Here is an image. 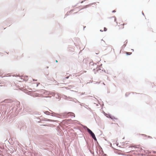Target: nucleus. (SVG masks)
<instances>
[{
  "mask_svg": "<svg viewBox=\"0 0 156 156\" xmlns=\"http://www.w3.org/2000/svg\"><path fill=\"white\" fill-rule=\"evenodd\" d=\"M4 101L5 103H10L8 105L11 106L8 111L6 116H9L11 115V116H15L19 112L18 109L20 106V102L17 101H12L10 100H5Z\"/></svg>",
  "mask_w": 156,
  "mask_h": 156,
  "instance_id": "f257e3e1",
  "label": "nucleus"
},
{
  "mask_svg": "<svg viewBox=\"0 0 156 156\" xmlns=\"http://www.w3.org/2000/svg\"><path fill=\"white\" fill-rule=\"evenodd\" d=\"M83 127L85 129H87L90 135L94 139L95 141H97V140L95 137V135L93 132L86 126H83Z\"/></svg>",
  "mask_w": 156,
  "mask_h": 156,
  "instance_id": "f03ea898",
  "label": "nucleus"
},
{
  "mask_svg": "<svg viewBox=\"0 0 156 156\" xmlns=\"http://www.w3.org/2000/svg\"><path fill=\"white\" fill-rule=\"evenodd\" d=\"M83 127L85 129H87L90 135L94 139L95 141H97V140L95 137V135L93 132L86 126H83Z\"/></svg>",
  "mask_w": 156,
  "mask_h": 156,
  "instance_id": "7ed1b4c3",
  "label": "nucleus"
},
{
  "mask_svg": "<svg viewBox=\"0 0 156 156\" xmlns=\"http://www.w3.org/2000/svg\"><path fill=\"white\" fill-rule=\"evenodd\" d=\"M44 113L47 115H51V114L54 115L55 114V113L53 112L52 113H50L49 112L47 111L44 112Z\"/></svg>",
  "mask_w": 156,
  "mask_h": 156,
  "instance_id": "20e7f679",
  "label": "nucleus"
},
{
  "mask_svg": "<svg viewBox=\"0 0 156 156\" xmlns=\"http://www.w3.org/2000/svg\"><path fill=\"white\" fill-rule=\"evenodd\" d=\"M127 43V41L126 40L124 42V44L122 46V48H124L126 46V44Z\"/></svg>",
  "mask_w": 156,
  "mask_h": 156,
  "instance_id": "39448f33",
  "label": "nucleus"
},
{
  "mask_svg": "<svg viewBox=\"0 0 156 156\" xmlns=\"http://www.w3.org/2000/svg\"><path fill=\"white\" fill-rule=\"evenodd\" d=\"M68 114H69V115H70L71 116H73V117H75V115L74 113H72V112H69L68 113Z\"/></svg>",
  "mask_w": 156,
  "mask_h": 156,
  "instance_id": "423d86ee",
  "label": "nucleus"
},
{
  "mask_svg": "<svg viewBox=\"0 0 156 156\" xmlns=\"http://www.w3.org/2000/svg\"><path fill=\"white\" fill-rule=\"evenodd\" d=\"M73 98L74 99L71 100V101H73L76 103L78 102V103H80V102L79 101L76 99L75 98Z\"/></svg>",
  "mask_w": 156,
  "mask_h": 156,
  "instance_id": "0eeeda50",
  "label": "nucleus"
},
{
  "mask_svg": "<svg viewBox=\"0 0 156 156\" xmlns=\"http://www.w3.org/2000/svg\"><path fill=\"white\" fill-rule=\"evenodd\" d=\"M62 98L64 99L68 100V97L66 95H63L62 96Z\"/></svg>",
  "mask_w": 156,
  "mask_h": 156,
  "instance_id": "6e6552de",
  "label": "nucleus"
},
{
  "mask_svg": "<svg viewBox=\"0 0 156 156\" xmlns=\"http://www.w3.org/2000/svg\"><path fill=\"white\" fill-rule=\"evenodd\" d=\"M109 117L111 119L113 120V119H115V118L114 116H112L110 115H109V117Z\"/></svg>",
  "mask_w": 156,
  "mask_h": 156,
  "instance_id": "1a4fd4ad",
  "label": "nucleus"
},
{
  "mask_svg": "<svg viewBox=\"0 0 156 156\" xmlns=\"http://www.w3.org/2000/svg\"><path fill=\"white\" fill-rule=\"evenodd\" d=\"M100 66H99V67H97V72L98 73V72H99V71L100 70H101V69L100 68Z\"/></svg>",
  "mask_w": 156,
  "mask_h": 156,
  "instance_id": "9d476101",
  "label": "nucleus"
},
{
  "mask_svg": "<svg viewBox=\"0 0 156 156\" xmlns=\"http://www.w3.org/2000/svg\"><path fill=\"white\" fill-rule=\"evenodd\" d=\"M42 93L45 94H47L48 92L47 91H45V90H42Z\"/></svg>",
  "mask_w": 156,
  "mask_h": 156,
  "instance_id": "9b49d317",
  "label": "nucleus"
},
{
  "mask_svg": "<svg viewBox=\"0 0 156 156\" xmlns=\"http://www.w3.org/2000/svg\"><path fill=\"white\" fill-rule=\"evenodd\" d=\"M83 106L85 108H87L88 109H90V108H87V107H88V106L87 105H86L85 104H84V105H83Z\"/></svg>",
  "mask_w": 156,
  "mask_h": 156,
  "instance_id": "f8f14e48",
  "label": "nucleus"
},
{
  "mask_svg": "<svg viewBox=\"0 0 156 156\" xmlns=\"http://www.w3.org/2000/svg\"><path fill=\"white\" fill-rule=\"evenodd\" d=\"M96 65V64L95 63H94L93 62H90V65L93 66V65Z\"/></svg>",
  "mask_w": 156,
  "mask_h": 156,
  "instance_id": "ddd939ff",
  "label": "nucleus"
},
{
  "mask_svg": "<svg viewBox=\"0 0 156 156\" xmlns=\"http://www.w3.org/2000/svg\"><path fill=\"white\" fill-rule=\"evenodd\" d=\"M68 100L70 99L71 101V100H74V99L73 98L70 97H68Z\"/></svg>",
  "mask_w": 156,
  "mask_h": 156,
  "instance_id": "4468645a",
  "label": "nucleus"
},
{
  "mask_svg": "<svg viewBox=\"0 0 156 156\" xmlns=\"http://www.w3.org/2000/svg\"><path fill=\"white\" fill-rule=\"evenodd\" d=\"M110 18H113L114 19V21L116 22V18H115V16H113V17H111Z\"/></svg>",
  "mask_w": 156,
  "mask_h": 156,
  "instance_id": "2eb2a0df",
  "label": "nucleus"
},
{
  "mask_svg": "<svg viewBox=\"0 0 156 156\" xmlns=\"http://www.w3.org/2000/svg\"><path fill=\"white\" fill-rule=\"evenodd\" d=\"M132 54L131 52H126V54L127 55H129Z\"/></svg>",
  "mask_w": 156,
  "mask_h": 156,
  "instance_id": "dca6fc26",
  "label": "nucleus"
},
{
  "mask_svg": "<svg viewBox=\"0 0 156 156\" xmlns=\"http://www.w3.org/2000/svg\"><path fill=\"white\" fill-rule=\"evenodd\" d=\"M44 121H52V120L49 119H45V120Z\"/></svg>",
  "mask_w": 156,
  "mask_h": 156,
  "instance_id": "f3484780",
  "label": "nucleus"
},
{
  "mask_svg": "<svg viewBox=\"0 0 156 156\" xmlns=\"http://www.w3.org/2000/svg\"><path fill=\"white\" fill-rule=\"evenodd\" d=\"M107 29L106 27H104V31H107Z\"/></svg>",
  "mask_w": 156,
  "mask_h": 156,
  "instance_id": "a211bd4d",
  "label": "nucleus"
},
{
  "mask_svg": "<svg viewBox=\"0 0 156 156\" xmlns=\"http://www.w3.org/2000/svg\"><path fill=\"white\" fill-rule=\"evenodd\" d=\"M101 41H103V43H102V44H103V43H105V41H104L103 39H102L101 40Z\"/></svg>",
  "mask_w": 156,
  "mask_h": 156,
  "instance_id": "6ab92c4d",
  "label": "nucleus"
},
{
  "mask_svg": "<svg viewBox=\"0 0 156 156\" xmlns=\"http://www.w3.org/2000/svg\"><path fill=\"white\" fill-rule=\"evenodd\" d=\"M125 96H126V97H128V94L127 95V93H126V94H125Z\"/></svg>",
  "mask_w": 156,
  "mask_h": 156,
  "instance_id": "aec40b11",
  "label": "nucleus"
},
{
  "mask_svg": "<svg viewBox=\"0 0 156 156\" xmlns=\"http://www.w3.org/2000/svg\"><path fill=\"white\" fill-rule=\"evenodd\" d=\"M13 76H18V75H13Z\"/></svg>",
  "mask_w": 156,
  "mask_h": 156,
  "instance_id": "412c9836",
  "label": "nucleus"
},
{
  "mask_svg": "<svg viewBox=\"0 0 156 156\" xmlns=\"http://www.w3.org/2000/svg\"><path fill=\"white\" fill-rule=\"evenodd\" d=\"M69 77V76H67L65 77V79H68Z\"/></svg>",
  "mask_w": 156,
  "mask_h": 156,
  "instance_id": "4be33fe9",
  "label": "nucleus"
},
{
  "mask_svg": "<svg viewBox=\"0 0 156 156\" xmlns=\"http://www.w3.org/2000/svg\"><path fill=\"white\" fill-rule=\"evenodd\" d=\"M71 91L72 92H77V91H74V90H71Z\"/></svg>",
  "mask_w": 156,
  "mask_h": 156,
  "instance_id": "5701e85b",
  "label": "nucleus"
},
{
  "mask_svg": "<svg viewBox=\"0 0 156 156\" xmlns=\"http://www.w3.org/2000/svg\"><path fill=\"white\" fill-rule=\"evenodd\" d=\"M20 79L22 80H20V81H22V80H24L22 78H20Z\"/></svg>",
  "mask_w": 156,
  "mask_h": 156,
  "instance_id": "b1692460",
  "label": "nucleus"
},
{
  "mask_svg": "<svg viewBox=\"0 0 156 156\" xmlns=\"http://www.w3.org/2000/svg\"><path fill=\"white\" fill-rule=\"evenodd\" d=\"M84 93H84H84L82 92V93H81V95H83V94H84Z\"/></svg>",
  "mask_w": 156,
  "mask_h": 156,
  "instance_id": "393cba45",
  "label": "nucleus"
},
{
  "mask_svg": "<svg viewBox=\"0 0 156 156\" xmlns=\"http://www.w3.org/2000/svg\"><path fill=\"white\" fill-rule=\"evenodd\" d=\"M3 113V115H4L5 114V113H6V112H3L2 113Z\"/></svg>",
  "mask_w": 156,
  "mask_h": 156,
  "instance_id": "a878e982",
  "label": "nucleus"
},
{
  "mask_svg": "<svg viewBox=\"0 0 156 156\" xmlns=\"http://www.w3.org/2000/svg\"><path fill=\"white\" fill-rule=\"evenodd\" d=\"M116 12V11H115V10H113V11H112V12Z\"/></svg>",
  "mask_w": 156,
  "mask_h": 156,
  "instance_id": "bb28decb",
  "label": "nucleus"
},
{
  "mask_svg": "<svg viewBox=\"0 0 156 156\" xmlns=\"http://www.w3.org/2000/svg\"><path fill=\"white\" fill-rule=\"evenodd\" d=\"M148 137L149 138H152L150 136H148Z\"/></svg>",
  "mask_w": 156,
  "mask_h": 156,
  "instance_id": "cd10ccee",
  "label": "nucleus"
},
{
  "mask_svg": "<svg viewBox=\"0 0 156 156\" xmlns=\"http://www.w3.org/2000/svg\"><path fill=\"white\" fill-rule=\"evenodd\" d=\"M103 156H107L106 154H104Z\"/></svg>",
  "mask_w": 156,
  "mask_h": 156,
  "instance_id": "c85d7f7f",
  "label": "nucleus"
},
{
  "mask_svg": "<svg viewBox=\"0 0 156 156\" xmlns=\"http://www.w3.org/2000/svg\"><path fill=\"white\" fill-rule=\"evenodd\" d=\"M40 84V83H38L37 85V87L38 85Z\"/></svg>",
  "mask_w": 156,
  "mask_h": 156,
  "instance_id": "c756f323",
  "label": "nucleus"
},
{
  "mask_svg": "<svg viewBox=\"0 0 156 156\" xmlns=\"http://www.w3.org/2000/svg\"><path fill=\"white\" fill-rule=\"evenodd\" d=\"M142 135H143V136H146V135H144V134H142Z\"/></svg>",
  "mask_w": 156,
  "mask_h": 156,
  "instance_id": "7c9ffc66",
  "label": "nucleus"
},
{
  "mask_svg": "<svg viewBox=\"0 0 156 156\" xmlns=\"http://www.w3.org/2000/svg\"><path fill=\"white\" fill-rule=\"evenodd\" d=\"M133 147H134L135 148H138V147H135V146H133Z\"/></svg>",
  "mask_w": 156,
  "mask_h": 156,
  "instance_id": "2f4dec72",
  "label": "nucleus"
},
{
  "mask_svg": "<svg viewBox=\"0 0 156 156\" xmlns=\"http://www.w3.org/2000/svg\"><path fill=\"white\" fill-rule=\"evenodd\" d=\"M153 153H156V152L155 151H153Z\"/></svg>",
  "mask_w": 156,
  "mask_h": 156,
  "instance_id": "473e14b6",
  "label": "nucleus"
},
{
  "mask_svg": "<svg viewBox=\"0 0 156 156\" xmlns=\"http://www.w3.org/2000/svg\"><path fill=\"white\" fill-rule=\"evenodd\" d=\"M142 15H143L144 16V13H143V12H142Z\"/></svg>",
  "mask_w": 156,
  "mask_h": 156,
  "instance_id": "72a5a7b5",
  "label": "nucleus"
},
{
  "mask_svg": "<svg viewBox=\"0 0 156 156\" xmlns=\"http://www.w3.org/2000/svg\"><path fill=\"white\" fill-rule=\"evenodd\" d=\"M33 80L34 81H37V80H35L33 79Z\"/></svg>",
  "mask_w": 156,
  "mask_h": 156,
  "instance_id": "f704fd0d",
  "label": "nucleus"
},
{
  "mask_svg": "<svg viewBox=\"0 0 156 156\" xmlns=\"http://www.w3.org/2000/svg\"><path fill=\"white\" fill-rule=\"evenodd\" d=\"M82 104H83V103H82V104H81V103H80V105H81V106H82Z\"/></svg>",
  "mask_w": 156,
  "mask_h": 156,
  "instance_id": "c9c22d12",
  "label": "nucleus"
},
{
  "mask_svg": "<svg viewBox=\"0 0 156 156\" xmlns=\"http://www.w3.org/2000/svg\"><path fill=\"white\" fill-rule=\"evenodd\" d=\"M92 96H89L88 97H92Z\"/></svg>",
  "mask_w": 156,
  "mask_h": 156,
  "instance_id": "e433bc0d",
  "label": "nucleus"
},
{
  "mask_svg": "<svg viewBox=\"0 0 156 156\" xmlns=\"http://www.w3.org/2000/svg\"><path fill=\"white\" fill-rule=\"evenodd\" d=\"M86 27V26L84 27H83V30H84V28Z\"/></svg>",
  "mask_w": 156,
  "mask_h": 156,
  "instance_id": "4c0bfd02",
  "label": "nucleus"
},
{
  "mask_svg": "<svg viewBox=\"0 0 156 156\" xmlns=\"http://www.w3.org/2000/svg\"><path fill=\"white\" fill-rule=\"evenodd\" d=\"M100 31H101V32H102V31H103V30H100Z\"/></svg>",
  "mask_w": 156,
  "mask_h": 156,
  "instance_id": "58836bf2",
  "label": "nucleus"
},
{
  "mask_svg": "<svg viewBox=\"0 0 156 156\" xmlns=\"http://www.w3.org/2000/svg\"><path fill=\"white\" fill-rule=\"evenodd\" d=\"M131 50L132 51H134V50L133 49H132Z\"/></svg>",
  "mask_w": 156,
  "mask_h": 156,
  "instance_id": "ea45409f",
  "label": "nucleus"
},
{
  "mask_svg": "<svg viewBox=\"0 0 156 156\" xmlns=\"http://www.w3.org/2000/svg\"><path fill=\"white\" fill-rule=\"evenodd\" d=\"M55 62H58V61L57 60H56L55 61Z\"/></svg>",
  "mask_w": 156,
  "mask_h": 156,
  "instance_id": "a19ab883",
  "label": "nucleus"
},
{
  "mask_svg": "<svg viewBox=\"0 0 156 156\" xmlns=\"http://www.w3.org/2000/svg\"><path fill=\"white\" fill-rule=\"evenodd\" d=\"M103 83L104 85H105V84L104 83Z\"/></svg>",
  "mask_w": 156,
  "mask_h": 156,
  "instance_id": "79ce46f5",
  "label": "nucleus"
},
{
  "mask_svg": "<svg viewBox=\"0 0 156 156\" xmlns=\"http://www.w3.org/2000/svg\"><path fill=\"white\" fill-rule=\"evenodd\" d=\"M95 69H93V71H95Z\"/></svg>",
  "mask_w": 156,
  "mask_h": 156,
  "instance_id": "37998d69",
  "label": "nucleus"
},
{
  "mask_svg": "<svg viewBox=\"0 0 156 156\" xmlns=\"http://www.w3.org/2000/svg\"><path fill=\"white\" fill-rule=\"evenodd\" d=\"M104 72H105V73H106V71L105 70H104Z\"/></svg>",
  "mask_w": 156,
  "mask_h": 156,
  "instance_id": "c03bdc74",
  "label": "nucleus"
},
{
  "mask_svg": "<svg viewBox=\"0 0 156 156\" xmlns=\"http://www.w3.org/2000/svg\"><path fill=\"white\" fill-rule=\"evenodd\" d=\"M96 72H94V73L96 74Z\"/></svg>",
  "mask_w": 156,
  "mask_h": 156,
  "instance_id": "a18cd8bd",
  "label": "nucleus"
},
{
  "mask_svg": "<svg viewBox=\"0 0 156 156\" xmlns=\"http://www.w3.org/2000/svg\"><path fill=\"white\" fill-rule=\"evenodd\" d=\"M83 2V1H82L81 3H82Z\"/></svg>",
  "mask_w": 156,
  "mask_h": 156,
  "instance_id": "49530a36",
  "label": "nucleus"
},
{
  "mask_svg": "<svg viewBox=\"0 0 156 156\" xmlns=\"http://www.w3.org/2000/svg\"><path fill=\"white\" fill-rule=\"evenodd\" d=\"M47 67V68H48V66L47 67Z\"/></svg>",
  "mask_w": 156,
  "mask_h": 156,
  "instance_id": "de8ad7c7",
  "label": "nucleus"
},
{
  "mask_svg": "<svg viewBox=\"0 0 156 156\" xmlns=\"http://www.w3.org/2000/svg\"><path fill=\"white\" fill-rule=\"evenodd\" d=\"M95 98V99H96V98Z\"/></svg>",
  "mask_w": 156,
  "mask_h": 156,
  "instance_id": "09e8293b",
  "label": "nucleus"
},
{
  "mask_svg": "<svg viewBox=\"0 0 156 156\" xmlns=\"http://www.w3.org/2000/svg\"><path fill=\"white\" fill-rule=\"evenodd\" d=\"M28 77V76H26V77Z\"/></svg>",
  "mask_w": 156,
  "mask_h": 156,
  "instance_id": "8fccbe9b",
  "label": "nucleus"
}]
</instances>
